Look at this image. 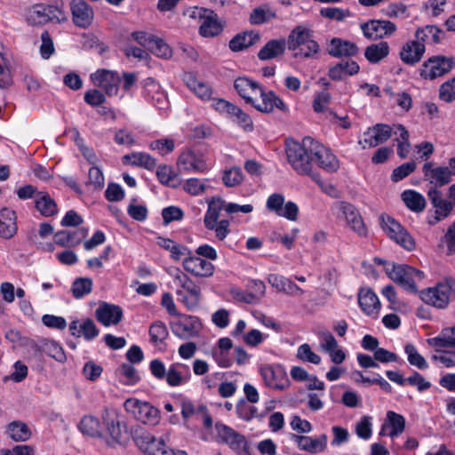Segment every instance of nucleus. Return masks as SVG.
I'll list each match as a JSON object with an SVG mask.
<instances>
[{"instance_id": "nucleus-30", "label": "nucleus", "mask_w": 455, "mask_h": 455, "mask_svg": "<svg viewBox=\"0 0 455 455\" xmlns=\"http://www.w3.org/2000/svg\"><path fill=\"white\" fill-rule=\"evenodd\" d=\"M259 39L260 36L259 33L246 31L235 35L229 41L228 46L232 52H237L255 44Z\"/></svg>"}, {"instance_id": "nucleus-52", "label": "nucleus", "mask_w": 455, "mask_h": 455, "mask_svg": "<svg viewBox=\"0 0 455 455\" xmlns=\"http://www.w3.org/2000/svg\"><path fill=\"white\" fill-rule=\"evenodd\" d=\"M17 196L20 199L32 198V199H52L51 196L44 191H39L32 185H26L17 190Z\"/></svg>"}, {"instance_id": "nucleus-59", "label": "nucleus", "mask_w": 455, "mask_h": 455, "mask_svg": "<svg viewBox=\"0 0 455 455\" xmlns=\"http://www.w3.org/2000/svg\"><path fill=\"white\" fill-rule=\"evenodd\" d=\"M416 168L415 162L404 163L402 165L396 167L391 175L393 181L397 182L405 177L409 176Z\"/></svg>"}, {"instance_id": "nucleus-17", "label": "nucleus", "mask_w": 455, "mask_h": 455, "mask_svg": "<svg viewBox=\"0 0 455 455\" xmlns=\"http://www.w3.org/2000/svg\"><path fill=\"white\" fill-rule=\"evenodd\" d=\"M95 317L104 326L116 325L123 318L121 307L108 302H100L95 310Z\"/></svg>"}, {"instance_id": "nucleus-5", "label": "nucleus", "mask_w": 455, "mask_h": 455, "mask_svg": "<svg viewBox=\"0 0 455 455\" xmlns=\"http://www.w3.org/2000/svg\"><path fill=\"white\" fill-rule=\"evenodd\" d=\"M420 299L438 309H444L450 303V293L446 278L438 282L434 287L423 289L419 292Z\"/></svg>"}, {"instance_id": "nucleus-21", "label": "nucleus", "mask_w": 455, "mask_h": 455, "mask_svg": "<svg viewBox=\"0 0 455 455\" xmlns=\"http://www.w3.org/2000/svg\"><path fill=\"white\" fill-rule=\"evenodd\" d=\"M358 303L362 310L373 317L379 315L380 302L375 292L370 288H361L358 292Z\"/></svg>"}, {"instance_id": "nucleus-47", "label": "nucleus", "mask_w": 455, "mask_h": 455, "mask_svg": "<svg viewBox=\"0 0 455 455\" xmlns=\"http://www.w3.org/2000/svg\"><path fill=\"white\" fill-rule=\"evenodd\" d=\"M387 419L391 428L388 435L392 438L401 435L405 428V419L403 415L395 411H388L387 412Z\"/></svg>"}, {"instance_id": "nucleus-34", "label": "nucleus", "mask_w": 455, "mask_h": 455, "mask_svg": "<svg viewBox=\"0 0 455 455\" xmlns=\"http://www.w3.org/2000/svg\"><path fill=\"white\" fill-rule=\"evenodd\" d=\"M122 162L125 165H133L152 170L156 166V161L150 155L142 152H133L132 154L124 155L122 157Z\"/></svg>"}, {"instance_id": "nucleus-7", "label": "nucleus", "mask_w": 455, "mask_h": 455, "mask_svg": "<svg viewBox=\"0 0 455 455\" xmlns=\"http://www.w3.org/2000/svg\"><path fill=\"white\" fill-rule=\"evenodd\" d=\"M259 372L264 379L266 386L277 390H285L291 381L281 364H266L260 367Z\"/></svg>"}, {"instance_id": "nucleus-55", "label": "nucleus", "mask_w": 455, "mask_h": 455, "mask_svg": "<svg viewBox=\"0 0 455 455\" xmlns=\"http://www.w3.org/2000/svg\"><path fill=\"white\" fill-rule=\"evenodd\" d=\"M222 180L227 187H235L242 182L243 172L238 167L225 170L222 175Z\"/></svg>"}, {"instance_id": "nucleus-51", "label": "nucleus", "mask_w": 455, "mask_h": 455, "mask_svg": "<svg viewBox=\"0 0 455 455\" xmlns=\"http://www.w3.org/2000/svg\"><path fill=\"white\" fill-rule=\"evenodd\" d=\"M168 330L164 323L156 321L149 327L150 341L157 344L164 342L168 337Z\"/></svg>"}, {"instance_id": "nucleus-48", "label": "nucleus", "mask_w": 455, "mask_h": 455, "mask_svg": "<svg viewBox=\"0 0 455 455\" xmlns=\"http://www.w3.org/2000/svg\"><path fill=\"white\" fill-rule=\"evenodd\" d=\"M404 352L407 355L408 362L411 365L417 367L419 370H426L428 368V363L423 355H421L416 347L408 343L404 347Z\"/></svg>"}, {"instance_id": "nucleus-32", "label": "nucleus", "mask_w": 455, "mask_h": 455, "mask_svg": "<svg viewBox=\"0 0 455 455\" xmlns=\"http://www.w3.org/2000/svg\"><path fill=\"white\" fill-rule=\"evenodd\" d=\"M283 203L284 201H267V208L279 216L296 220L299 212L297 204L291 201H288L284 205Z\"/></svg>"}, {"instance_id": "nucleus-63", "label": "nucleus", "mask_w": 455, "mask_h": 455, "mask_svg": "<svg viewBox=\"0 0 455 455\" xmlns=\"http://www.w3.org/2000/svg\"><path fill=\"white\" fill-rule=\"evenodd\" d=\"M371 420V418L370 416H363L356 424L355 432L360 438L367 440L371 436L372 430Z\"/></svg>"}, {"instance_id": "nucleus-13", "label": "nucleus", "mask_w": 455, "mask_h": 455, "mask_svg": "<svg viewBox=\"0 0 455 455\" xmlns=\"http://www.w3.org/2000/svg\"><path fill=\"white\" fill-rule=\"evenodd\" d=\"M92 79L96 85L105 91L108 96L116 95L121 82L117 72L100 69L92 75Z\"/></svg>"}, {"instance_id": "nucleus-22", "label": "nucleus", "mask_w": 455, "mask_h": 455, "mask_svg": "<svg viewBox=\"0 0 455 455\" xmlns=\"http://www.w3.org/2000/svg\"><path fill=\"white\" fill-rule=\"evenodd\" d=\"M364 136H368V138L363 140V143L370 148H375L386 142L392 136V128L388 124H377L368 128Z\"/></svg>"}, {"instance_id": "nucleus-64", "label": "nucleus", "mask_w": 455, "mask_h": 455, "mask_svg": "<svg viewBox=\"0 0 455 455\" xmlns=\"http://www.w3.org/2000/svg\"><path fill=\"white\" fill-rule=\"evenodd\" d=\"M440 99L451 102L455 100V77L443 84L439 90Z\"/></svg>"}, {"instance_id": "nucleus-40", "label": "nucleus", "mask_w": 455, "mask_h": 455, "mask_svg": "<svg viewBox=\"0 0 455 455\" xmlns=\"http://www.w3.org/2000/svg\"><path fill=\"white\" fill-rule=\"evenodd\" d=\"M184 81L187 86L200 99L204 100L211 99L212 93L211 87L208 84L198 81L193 74H186Z\"/></svg>"}, {"instance_id": "nucleus-23", "label": "nucleus", "mask_w": 455, "mask_h": 455, "mask_svg": "<svg viewBox=\"0 0 455 455\" xmlns=\"http://www.w3.org/2000/svg\"><path fill=\"white\" fill-rule=\"evenodd\" d=\"M143 94L157 108L162 109L166 106L167 98L161 90V86L153 78L148 77L144 80Z\"/></svg>"}, {"instance_id": "nucleus-57", "label": "nucleus", "mask_w": 455, "mask_h": 455, "mask_svg": "<svg viewBox=\"0 0 455 455\" xmlns=\"http://www.w3.org/2000/svg\"><path fill=\"white\" fill-rule=\"evenodd\" d=\"M163 223L164 226L172 221H179L184 218L183 211L178 206H169L162 210Z\"/></svg>"}, {"instance_id": "nucleus-43", "label": "nucleus", "mask_w": 455, "mask_h": 455, "mask_svg": "<svg viewBox=\"0 0 455 455\" xmlns=\"http://www.w3.org/2000/svg\"><path fill=\"white\" fill-rule=\"evenodd\" d=\"M427 344L431 347H455V326L444 328L436 337L428 339Z\"/></svg>"}, {"instance_id": "nucleus-4", "label": "nucleus", "mask_w": 455, "mask_h": 455, "mask_svg": "<svg viewBox=\"0 0 455 455\" xmlns=\"http://www.w3.org/2000/svg\"><path fill=\"white\" fill-rule=\"evenodd\" d=\"M382 229L388 237L407 251L415 249V241L407 230L394 218L387 214H381L379 218Z\"/></svg>"}, {"instance_id": "nucleus-50", "label": "nucleus", "mask_w": 455, "mask_h": 455, "mask_svg": "<svg viewBox=\"0 0 455 455\" xmlns=\"http://www.w3.org/2000/svg\"><path fill=\"white\" fill-rule=\"evenodd\" d=\"M92 289V281L89 277L76 278L71 286V291L76 299H81L89 294Z\"/></svg>"}, {"instance_id": "nucleus-18", "label": "nucleus", "mask_w": 455, "mask_h": 455, "mask_svg": "<svg viewBox=\"0 0 455 455\" xmlns=\"http://www.w3.org/2000/svg\"><path fill=\"white\" fill-rule=\"evenodd\" d=\"M258 94L261 98V102L256 104L253 101V104L251 105L259 112L270 113L274 110L275 108L280 109L283 112L288 111L286 104L273 91L265 92L260 86L258 91Z\"/></svg>"}, {"instance_id": "nucleus-29", "label": "nucleus", "mask_w": 455, "mask_h": 455, "mask_svg": "<svg viewBox=\"0 0 455 455\" xmlns=\"http://www.w3.org/2000/svg\"><path fill=\"white\" fill-rule=\"evenodd\" d=\"M17 232L15 212L8 208L0 211V235L9 239Z\"/></svg>"}, {"instance_id": "nucleus-11", "label": "nucleus", "mask_w": 455, "mask_h": 455, "mask_svg": "<svg viewBox=\"0 0 455 455\" xmlns=\"http://www.w3.org/2000/svg\"><path fill=\"white\" fill-rule=\"evenodd\" d=\"M180 316L181 318L179 321L171 323V329L173 334L182 339L197 336L202 326L199 318L185 315H180Z\"/></svg>"}, {"instance_id": "nucleus-61", "label": "nucleus", "mask_w": 455, "mask_h": 455, "mask_svg": "<svg viewBox=\"0 0 455 455\" xmlns=\"http://www.w3.org/2000/svg\"><path fill=\"white\" fill-rule=\"evenodd\" d=\"M432 203L435 208V221L446 218L453 207L451 201H432Z\"/></svg>"}, {"instance_id": "nucleus-24", "label": "nucleus", "mask_w": 455, "mask_h": 455, "mask_svg": "<svg viewBox=\"0 0 455 455\" xmlns=\"http://www.w3.org/2000/svg\"><path fill=\"white\" fill-rule=\"evenodd\" d=\"M184 269L196 276L207 277L213 274L214 266L200 257L191 256L183 260Z\"/></svg>"}, {"instance_id": "nucleus-12", "label": "nucleus", "mask_w": 455, "mask_h": 455, "mask_svg": "<svg viewBox=\"0 0 455 455\" xmlns=\"http://www.w3.org/2000/svg\"><path fill=\"white\" fill-rule=\"evenodd\" d=\"M361 29L365 37L377 40L393 34L396 26L390 20H371L361 24Z\"/></svg>"}, {"instance_id": "nucleus-53", "label": "nucleus", "mask_w": 455, "mask_h": 455, "mask_svg": "<svg viewBox=\"0 0 455 455\" xmlns=\"http://www.w3.org/2000/svg\"><path fill=\"white\" fill-rule=\"evenodd\" d=\"M148 50L157 57L167 59L172 56V49L159 38H153L148 42Z\"/></svg>"}, {"instance_id": "nucleus-2", "label": "nucleus", "mask_w": 455, "mask_h": 455, "mask_svg": "<svg viewBox=\"0 0 455 455\" xmlns=\"http://www.w3.org/2000/svg\"><path fill=\"white\" fill-rule=\"evenodd\" d=\"M385 270L388 277L405 291L413 294L419 292L416 282L424 278L422 271L405 264H392L391 267H387Z\"/></svg>"}, {"instance_id": "nucleus-46", "label": "nucleus", "mask_w": 455, "mask_h": 455, "mask_svg": "<svg viewBox=\"0 0 455 455\" xmlns=\"http://www.w3.org/2000/svg\"><path fill=\"white\" fill-rule=\"evenodd\" d=\"M275 17V12L265 4L253 9L250 15L249 20L252 25H261Z\"/></svg>"}, {"instance_id": "nucleus-62", "label": "nucleus", "mask_w": 455, "mask_h": 455, "mask_svg": "<svg viewBox=\"0 0 455 455\" xmlns=\"http://www.w3.org/2000/svg\"><path fill=\"white\" fill-rule=\"evenodd\" d=\"M103 371V368L95 363L93 361H88L84 363L83 373L86 379L95 381L100 378Z\"/></svg>"}, {"instance_id": "nucleus-31", "label": "nucleus", "mask_w": 455, "mask_h": 455, "mask_svg": "<svg viewBox=\"0 0 455 455\" xmlns=\"http://www.w3.org/2000/svg\"><path fill=\"white\" fill-rule=\"evenodd\" d=\"M32 347L36 351L48 355L60 363H64L67 360L64 349L54 340L43 339L39 344H33Z\"/></svg>"}, {"instance_id": "nucleus-28", "label": "nucleus", "mask_w": 455, "mask_h": 455, "mask_svg": "<svg viewBox=\"0 0 455 455\" xmlns=\"http://www.w3.org/2000/svg\"><path fill=\"white\" fill-rule=\"evenodd\" d=\"M234 87L246 103L253 104V98L251 94L257 95L260 85L255 81L241 76L235 79Z\"/></svg>"}, {"instance_id": "nucleus-58", "label": "nucleus", "mask_w": 455, "mask_h": 455, "mask_svg": "<svg viewBox=\"0 0 455 455\" xmlns=\"http://www.w3.org/2000/svg\"><path fill=\"white\" fill-rule=\"evenodd\" d=\"M297 357L303 362L314 364H318L321 362V357L312 351L308 344H302L299 347Z\"/></svg>"}, {"instance_id": "nucleus-3", "label": "nucleus", "mask_w": 455, "mask_h": 455, "mask_svg": "<svg viewBox=\"0 0 455 455\" xmlns=\"http://www.w3.org/2000/svg\"><path fill=\"white\" fill-rule=\"evenodd\" d=\"M125 411L145 425L156 426L160 421V411L148 402L128 398L124 403Z\"/></svg>"}, {"instance_id": "nucleus-9", "label": "nucleus", "mask_w": 455, "mask_h": 455, "mask_svg": "<svg viewBox=\"0 0 455 455\" xmlns=\"http://www.w3.org/2000/svg\"><path fill=\"white\" fill-rule=\"evenodd\" d=\"M133 439L140 450L148 455H171L164 440H157L147 431H137Z\"/></svg>"}, {"instance_id": "nucleus-38", "label": "nucleus", "mask_w": 455, "mask_h": 455, "mask_svg": "<svg viewBox=\"0 0 455 455\" xmlns=\"http://www.w3.org/2000/svg\"><path fill=\"white\" fill-rule=\"evenodd\" d=\"M7 435L15 442H25L31 436V431L28 425L20 420H14L8 424Z\"/></svg>"}, {"instance_id": "nucleus-25", "label": "nucleus", "mask_w": 455, "mask_h": 455, "mask_svg": "<svg viewBox=\"0 0 455 455\" xmlns=\"http://www.w3.org/2000/svg\"><path fill=\"white\" fill-rule=\"evenodd\" d=\"M425 50V44L418 39L416 41H410L402 47L400 58L405 64L413 66L420 61Z\"/></svg>"}, {"instance_id": "nucleus-49", "label": "nucleus", "mask_w": 455, "mask_h": 455, "mask_svg": "<svg viewBox=\"0 0 455 455\" xmlns=\"http://www.w3.org/2000/svg\"><path fill=\"white\" fill-rule=\"evenodd\" d=\"M156 176L162 184L172 188H176L180 185L178 174L173 172L171 167L167 165L159 166L156 171Z\"/></svg>"}, {"instance_id": "nucleus-14", "label": "nucleus", "mask_w": 455, "mask_h": 455, "mask_svg": "<svg viewBox=\"0 0 455 455\" xmlns=\"http://www.w3.org/2000/svg\"><path fill=\"white\" fill-rule=\"evenodd\" d=\"M70 11L73 22L76 27L87 28L92 25L94 17L93 9L84 0H72Z\"/></svg>"}, {"instance_id": "nucleus-41", "label": "nucleus", "mask_w": 455, "mask_h": 455, "mask_svg": "<svg viewBox=\"0 0 455 455\" xmlns=\"http://www.w3.org/2000/svg\"><path fill=\"white\" fill-rule=\"evenodd\" d=\"M389 53V45L387 42H379V44H372L366 47L364 56L366 60L372 64L379 62L386 58Z\"/></svg>"}, {"instance_id": "nucleus-54", "label": "nucleus", "mask_w": 455, "mask_h": 455, "mask_svg": "<svg viewBox=\"0 0 455 455\" xmlns=\"http://www.w3.org/2000/svg\"><path fill=\"white\" fill-rule=\"evenodd\" d=\"M87 187H92L95 190H100L104 186V176L100 168L92 166L88 172Z\"/></svg>"}, {"instance_id": "nucleus-44", "label": "nucleus", "mask_w": 455, "mask_h": 455, "mask_svg": "<svg viewBox=\"0 0 455 455\" xmlns=\"http://www.w3.org/2000/svg\"><path fill=\"white\" fill-rule=\"evenodd\" d=\"M429 36H431L434 44H438L442 41L444 32L436 26L427 25L424 28H418L415 33L416 38L423 44L428 39Z\"/></svg>"}, {"instance_id": "nucleus-33", "label": "nucleus", "mask_w": 455, "mask_h": 455, "mask_svg": "<svg viewBox=\"0 0 455 455\" xmlns=\"http://www.w3.org/2000/svg\"><path fill=\"white\" fill-rule=\"evenodd\" d=\"M169 274L173 277L174 282L181 288L186 290L191 296H195L196 301L197 298H201V290L186 274L182 273L180 269L174 268L169 271Z\"/></svg>"}, {"instance_id": "nucleus-60", "label": "nucleus", "mask_w": 455, "mask_h": 455, "mask_svg": "<svg viewBox=\"0 0 455 455\" xmlns=\"http://www.w3.org/2000/svg\"><path fill=\"white\" fill-rule=\"evenodd\" d=\"M320 14L324 18L341 21L346 17L350 16V12L349 10H343L337 7H328L321 9Z\"/></svg>"}, {"instance_id": "nucleus-35", "label": "nucleus", "mask_w": 455, "mask_h": 455, "mask_svg": "<svg viewBox=\"0 0 455 455\" xmlns=\"http://www.w3.org/2000/svg\"><path fill=\"white\" fill-rule=\"evenodd\" d=\"M285 50L284 39H273L268 41L258 52L261 60H267L282 55Z\"/></svg>"}, {"instance_id": "nucleus-6", "label": "nucleus", "mask_w": 455, "mask_h": 455, "mask_svg": "<svg viewBox=\"0 0 455 455\" xmlns=\"http://www.w3.org/2000/svg\"><path fill=\"white\" fill-rule=\"evenodd\" d=\"M216 431L221 440L238 455H250L248 442L244 435L222 423L215 424Z\"/></svg>"}, {"instance_id": "nucleus-20", "label": "nucleus", "mask_w": 455, "mask_h": 455, "mask_svg": "<svg viewBox=\"0 0 455 455\" xmlns=\"http://www.w3.org/2000/svg\"><path fill=\"white\" fill-rule=\"evenodd\" d=\"M291 438L297 443L300 450L311 453L322 452L325 450L327 445V435L324 434L317 438L291 434Z\"/></svg>"}, {"instance_id": "nucleus-37", "label": "nucleus", "mask_w": 455, "mask_h": 455, "mask_svg": "<svg viewBox=\"0 0 455 455\" xmlns=\"http://www.w3.org/2000/svg\"><path fill=\"white\" fill-rule=\"evenodd\" d=\"M311 37V30L298 26L291 32L288 37V49L296 52L301 46H304L307 41Z\"/></svg>"}, {"instance_id": "nucleus-10", "label": "nucleus", "mask_w": 455, "mask_h": 455, "mask_svg": "<svg viewBox=\"0 0 455 455\" xmlns=\"http://www.w3.org/2000/svg\"><path fill=\"white\" fill-rule=\"evenodd\" d=\"M339 209L346 219L347 226L353 232L360 237H366L368 235V228L363 220V217L353 204L348 202L342 201Z\"/></svg>"}, {"instance_id": "nucleus-19", "label": "nucleus", "mask_w": 455, "mask_h": 455, "mask_svg": "<svg viewBox=\"0 0 455 455\" xmlns=\"http://www.w3.org/2000/svg\"><path fill=\"white\" fill-rule=\"evenodd\" d=\"M177 164L180 170L187 172L194 171L204 172L208 169L207 164L203 156L192 149L183 152L180 156Z\"/></svg>"}, {"instance_id": "nucleus-45", "label": "nucleus", "mask_w": 455, "mask_h": 455, "mask_svg": "<svg viewBox=\"0 0 455 455\" xmlns=\"http://www.w3.org/2000/svg\"><path fill=\"white\" fill-rule=\"evenodd\" d=\"M25 19L30 25H42L47 23L45 18V4H36L25 11Z\"/></svg>"}, {"instance_id": "nucleus-56", "label": "nucleus", "mask_w": 455, "mask_h": 455, "mask_svg": "<svg viewBox=\"0 0 455 455\" xmlns=\"http://www.w3.org/2000/svg\"><path fill=\"white\" fill-rule=\"evenodd\" d=\"M81 337H84L86 340L91 341L98 337L100 330L96 326L93 320L87 318L80 323Z\"/></svg>"}, {"instance_id": "nucleus-15", "label": "nucleus", "mask_w": 455, "mask_h": 455, "mask_svg": "<svg viewBox=\"0 0 455 455\" xmlns=\"http://www.w3.org/2000/svg\"><path fill=\"white\" fill-rule=\"evenodd\" d=\"M225 28V22L212 9L200 20L198 33L202 37L213 38L220 36Z\"/></svg>"}, {"instance_id": "nucleus-16", "label": "nucleus", "mask_w": 455, "mask_h": 455, "mask_svg": "<svg viewBox=\"0 0 455 455\" xmlns=\"http://www.w3.org/2000/svg\"><path fill=\"white\" fill-rule=\"evenodd\" d=\"M313 146V162L328 172H337L339 168L338 158L320 142L315 140Z\"/></svg>"}, {"instance_id": "nucleus-27", "label": "nucleus", "mask_w": 455, "mask_h": 455, "mask_svg": "<svg viewBox=\"0 0 455 455\" xmlns=\"http://www.w3.org/2000/svg\"><path fill=\"white\" fill-rule=\"evenodd\" d=\"M358 50L355 43L334 37L330 43L328 53L336 58L353 57L357 54Z\"/></svg>"}, {"instance_id": "nucleus-42", "label": "nucleus", "mask_w": 455, "mask_h": 455, "mask_svg": "<svg viewBox=\"0 0 455 455\" xmlns=\"http://www.w3.org/2000/svg\"><path fill=\"white\" fill-rule=\"evenodd\" d=\"M101 418L109 435L113 440L120 443L122 441V428L117 417L112 415L108 410L105 409Z\"/></svg>"}, {"instance_id": "nucleus-39", "label": "nucleus", "mask_w": 455, "mask_h": 455, "mask_svg": "<svg viewBox=\"0 0 455 455\" xmlns=\"http://www.w3.org/2000/svg\"><path fill=\"white\" fill-rule=\"evenodd\" d=\"M78 429L92 437L102 436V427L99 419L92 415L84 416L77 426Z\"/></svg>"}, {"instance_id": "nucleus-1", "label": "nucleus", "mask_w": 455, "mask_h": 455, "mask_svg": "<svg viewBox=\"0 0 455 455\" xmlns=\"http://www.w3.org/2000/svg\"><path fill=\"white\" fill-rule=\"evenodd\" d=\"M313 144L315 140L311 137H306L301 143L294 140L286 143V156L289 164L299 174L309 175L312 172V163L314 160Z\"/></svg>"}, {"instance_id": "nucleus-26", "label": "nucleus", "mask_w": 455, "mask_h": 455, "mask_svg": "<svg viewBox=\"0 0 455 455\" xmlns=\"http://www.w3.org/2000/svg\"><path fill=\"white\" fill-rule=\"evenodd\" d=\"M422 171L425 177L435 187L444 186L451 180V172H450L449 167L433 168L431 163H426L423 165Z\"/></svg>"}, {"instance_id": "nucleus-36", "label": "nucleus", "mask_w": 455, "mask_h": 455, "mask_svg": "<svg viewBox=\"0 0 455 455\" xmlns=\"http://www.w3.org/2000/svg\"><path fill=\"white\" fill-rule=\"evenodd\" d=\"M225 201H208V209L204 218V223L207 229H213L216 224L225 212L227 204Z\"/></svg>"}, {"instance_id": "nucleus-8", "label": "nucleus", "mask_w": 455, "mask_h": 455, "mask_svg": "<svg viewBox=\"0 0 455 455\" xmlns=\"http://www.w3.org/2000/svg\"><path fill=\"white\" fill-rule=\"evenodd\" d=\"M455 62L452 58L437 55L429 58L422 65L420 76L426 79L433 80L450 72Z\"/></svg>"}]
</instances>
